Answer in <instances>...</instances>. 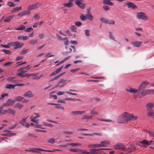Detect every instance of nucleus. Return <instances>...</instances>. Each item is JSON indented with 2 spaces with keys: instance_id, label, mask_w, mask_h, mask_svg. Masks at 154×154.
<instances>
[{
  "instance_id": "nucleus-52",
  "label": "nucleus",
  "mask_w": 154,
  "mask_h": 154,
  "mask_svg": "<svg viewBox=\"0 0 154 154\" xmlns=\"http://www.w3.org/2000/svg\"><path fill=\"white\" fill-rule=\"evenodd\" d=\"M8 93H5V94H2L0 96V100H2L3 98H4L5 97L8 96Z\"/></svg>"
},
{
  "instance_id": "nucleus-15",
  "label": "nucleus",
  "mask_w": 154,
  "mask_h": 154,
  "mask_svg": "<svg viewBox=\"0 0 154 154\" xmlns=\"http://www.w3.org/2000/svg\"><path fill=\"white\" fill-rule=\"evenodd\" d=\"M25 69V68L23 67L19 69L17 72H18L17 73V75L18 76H21L24 73L27 72V70H24L23 69Z\"/></svg>"
},
{
  "instance_id": "nucleus-32",
  "label": "nucleus",
  "mask_w": 154,
  "mask_h": 154,
  "mask_svg": "<svg viewBox=\"0 0 154 154\" xmlns=\"http://www.w3.org/2000/svg\"><path fill=\"white\" fill-rule=\"evenodd\" d=\"M68 145L71 146H80L82 145V144L77 143H69L68 144Z\"/></svg>"
},
{
  "instance_id": "nucleus-54",
  "label": "nucleus",
  "mask_w": 154,
  "mask_h": 154,
  "mask_svg": "<svg viewBox=\"0 0 154 154\" xmlns=\"http://www.w3.org/2000/svg\"><path fill=\"white\" fill-rule=\"evenodd\" d=\"M28 136L29 137H31L32 138H36L37 137V136L34 134H33L29 133L28 134Z\"/></svg>"
},
{
  "instance_id": "nucleus-53",
  "label": "nucleus",
  "mask_w": 154,
  "mask_h": 154,
  "mask_svg": "<svg viewBox=\"0 0 154 154\" xmlns=\"http://www.w3.org/2000/svg\"><path fill=\"white\" fill-rule=\"evenodd\" d=\"M40 15L38 14H35L33 17V18L36 19H38L40 18Z\"/></svg>"
},
{
  "instance_id": "nucleus-22",
  "label": "nucleus",
  "mask_w": 154,
  "mask_h": 154,
  "mask_svg": "<svg viewBox=\"0 0 154 154\" xmlns=\"http://www.w3.org/2000/svg\"><path fill=\"white\" fill-rule=\"evenodd\" d=\"M93 118V116L92 115H84L82 117V120H88L91 119Z\"/></svg>"
},
{
  "instance_id": "nucleus-58",
  "label": "nucleus",
  "mask_w": 154,
  "mask_h": 154,
  "mask_svg": "<svg viewBox=\"0 0 154 154\" xmlns=\"http://www.w3.org/2000/svg\"><path fill=\"white\" fill-rule=\"evenodd\" d=\"M8 134L9 135H8V136L10 137L12 136H14L16 135V134L14 133H12L10 131H8Z\"/></svg>"
},
{
  "instance_id": "nucleus-4",
  "label": "nucleus",
  "mask_w": 154,
  "mask_h": 154,
  "mask_svg": "<svg viewBox=\"0 0 154 154\" xmlns=\"http://www.w3.org/2000/svg\"><path fill=\"white\" fill-rule=\"evenodd\" d=\"M125 90L128 92L134 93L133 96L134 99H136L139 94V93H137V90L136 89L130 88L129 89H126Z\"/></svg>"
},
{
  "instance_id": "nucleus-47",
  "label": "nucleus",
  "mask_w": 154,
  "mask_h": 154,
  "mask_svg": "<svg viewBox=\"0 0 154 154\" xmlns=\"http://www.w3.org/2000/svg\"><path fill=\"white\" fill-rule=\"evenodd\" d=\"M25 29V27L23 25H21L20 27L15 29L17 30H23Z\"/></svg>"
},
{
  "instance_id": "nucleus-30",
  "label": "nucleus",
  "mask_w": 154,
  "mask_h": 154,
  "mask_svg": "<svg viewBox=\"0 0 154 154\" xmlns=\"http://www.w3.org/2000/svg\"><path fill=\"white\" fill-rule=\"evenodd\" d=\"M14 16V15L9 16L6 18L4 20V21L5 22H9L13 19Z\"/></svg>"
},
{
  "instance_id": "nucleus-56",
  "label": "nucleus",
  "mask_w": 154,
  "mask_h": 154,
  "mask_svg": "<svg viewBox=\"0 0 154 154\" xmlns=\"http://www.w3.org/2000/svg\"><path fill=\"white\" fill-rule=\"evenodd\" d=\"M43 124L44 125L48 127H52L53 126V125L52 124L48 123L45 122H44L43 123Z\"/></svg>"
},
{
  "instance_id": "nucleus-41",
  "label": "nucleus",
  "mask_w": 154,
  "mask_h": 154,
  "mask_svg": "<svg viewBox=\"0 0 154 154\" xmlns=\"http://www.w3.org/2000/svg\"><path fill=\"white\" fill-rule=\"evenodd\" d=\"M95 109V108H94L92 110H91V111L90 112V113L91 115H97L98 114V112H97L95 111H94V110Z\"/></svg>"
},
{
  "instance_id": "nucleus-62",
  "label": "nucleus",
  "mask_w": 154,
  "mask_h": 154,
  "mask_svg": "<svg viewBox=\"0 0 154 154\" xmlns=\"http://www.w3.org/2000/svg\"><path fill=\"white\" fill-rule=\"evenodd\" d=\"M96 149L97 150H96L97 152V154H100L103 152V149L102 148Z\"/></svg>"
},
{
  "instance_id": "nucleus-55",
  "label": "nucleus",
  "mask_w": 154,
  "mask_h": 154,
  "mask_svg": "<svg viewBox=\"0 0 154 154\" xmlns=\"http://www.w3.org/2000/svg\"><path fill=\"white\" fill-rule=\"evenodd\" d=\"M80 18L82 20H85L86 19V17L84 14H82L80 16Z\"/></svg>"
},
{
  "instance_id": "nucleus-63",
  "label": "nucleus",
  "mask_w": 154,
  "mask_h": 154,
  "mask_svg": "<svg viewBox=\"0 0 154 154\" xmlns=\"http://www.w3.org/2000/svg\"><path fill=\"white\" fill-rule=\"evenodd\" d=\"M109 33H110L109 35V38L112 39L116 41L114 36L113 35H112V33L110 32H109Z\"/></svg>"
},
{
  "instance_id": "nucleus-5",
  "label": "nucleus",
  "mask_w": 154,
  "mask_h": 154,
  "mask_svg": "<svg viewBox=\"0 0 154 154\" xmlns=\"http://www.w3.org/2000/svg\"><path fill=\"white\" fill-rule=\"evenodd\" d=\"M83 0H75V3L81 8L84 9L86 5L83 3Z\"/></svg>"
},
{
  "instance_id": "nucleus-34",
  "label": "nucleus",
  "mask_w": 154,
  "mask_h": 154,
  "mask_svg": "<svg viewBox=\"0 0 154 154\" xmlns=\"http://www.w3.org/2000/svg\"><path fill=\"white\" fill-rule=\"evenodd\" d=\"M18 39L19 40H25L28 39V37L27 36H20L18 37Z\"/></svg>"
},
{
  "instance_id": "nucleus-18",
  "label": "nucleus",
  "mask_w": 154,
  "mask_h": 154,
  "mask_svg": "<svg viewBox=\"0 0 154 154\" xmlns=\"http://www.w3.org/2000/svg\"><path fill=\"white\" fill-rule=\"evenodd\" d=\"M85 111H72L71 112V114L73 115H81L82 113H85Z\"/></svg>"
},
{
  "instance_id": "nucleus-57",
  "label": "nucleus",
  "mask_w": 154,
  "mask_h": 154,
  "mask_svg": "<svg viewBox=\"0 0 154 154\" xmlns=\"http://www.w3.org/2000/svg\"><path fill=\"white\" fill-rule=\"evenodd\" d=\"M103 8L105 11H108L110 9V8L108 6L106 5H104L103 6Z\"/></svg>"
},
{
  "instance_id": "nucleus-36",
  "label": "nucleus",
  "mask_w": 154,
  "mask_h": 154,
  "mask_svg": "<svg viewBox=\"0 0 154 154\" xmlns=\"http://www.w3.org/2000/svg\"><path fill=\"white\" fill-rule=\"evenodd\" d=\"M24 99V98L23 97L18 96L15 98V100L17 101H21Z\"/></svg>"
},
{
  "instance_id": "nucleus-43",
  "label": "nucleus",
  "mask_w": 154,
  "mask_h": 154,
  "mask_svg": "<svg viewBox=\"0 0 154 154\" xmlns=\"http://www.w3.org/2000/svg\"><path fill=\"white\" fill-rule=\"evenodd\" d=\"M55 139L54 138H50L48 140L47 142L51 144H53L55 142Z\"/></svg>"
},
{
  "instance_id": "nucleus-1",
  "label": "nucleus",
  "mask_w": 154,
  "mask_h": 154,
  "mask_svg": "<svg viewBox=\"0 0 154 154\" xmlns=\"http://www.w3.org/2000/svg\"><path fill=\"white\" fill-rule=\"evenodd\" d=\"M129 113L125 112L119 116L117 119L118 123H125L129 121Z\"/></svg>"
},
{
  "instance_id": "nucleus-11",
  "label": "nucleus",
  "mask_w": 154,
  "mask_h": 154,
  "mask_svg": "<svg viewBox=\"0 0 154 154\" xmlns=\"http://www.w3.org/2000/svg\"><path fill=\"white\" fill-rule=\"evenodd\" d=\"M63 68V66L60 67L59 69H56L55 71L51 73L49 75L50 77H52L54 75H55L59 73L61 71L62 69Z\"/></svg>"
},
{
  "instance_id": "nucleus-28",
  "label": "nucleus",
  "mask_w": 154,
  "mask_h": 154,
  "mask_svg": "<svg viewBox=\"0 0 154 154\" xmlns=\"http://www.w3.org/2000/svg\"><path fill=\"white\" fill-rule=\"evenodd\" d=\"M129 116H130L129 117V121L130 120H135L137 118V116H134L132 114L129 113Z\"/></svg>"
},
{
  "instance_id": "nucleus-20",
  "label": "nucleus",
  "mask_w": 154,
  "mask_h": 154,
  "mask_svg": "<svg viewBox=\"0 0 154 154\" xmlns=\"http://www.w3.org/2000/svg\"><path fill=\"white\" fill-rule=\"evenodd\" d=\"M31 14L30 12H29L28 10L25 11L18 14V16H22L25 15H28Z\"/></svg>"
},
{
  "instance_id": "nucleus-31",
  "label": "nucleus",
  "mask_w": 154,
  "mask_h": 154,
  "mask_svg": "<svg viewBox=\"0 0 154 154\" xmlns=\"http://www.w3.org/2000/svg\"><path fill=\"white\" fill-rule=\"evenodd\" d=\"M15 86V85H13L10 84H7L5 86V88L6 89H14Z\"/></svg>"
},
{
  "instance_id": "nucleus-25",
  "label": "nucleus",
  "mask_w": 154,
  "mask_h": 154,
  "mask_svg": "<svg viewBox=\"0 0 154 154\" xmlns=\"http://www.w3.org/2000/svg\"><path fill=\"white\" fill-rule=\"evenodd\" d=\"M147 109L151 110L152 107H154V103H149L147 104L146 106Z\"/></svg>"
},
{
  "instance_id": "nucleus-12",
  "label": "nucleus",
  "mask_w": 154,
  "mask_h": 154,
  "mask_svg": "<svg viewBox=\"0 0 154 154\" xmlns=\"http://www.w3.org/2000/svg\"><path fill=\"white\" fill-rule=\"evenodd\" d=\"M149 84V82L146 81L143 82L139 85V89L140 90V89H144Z\"/></svg>"
},
{
  "instance_id": "nucleus-48",
  "label": "nucleus",
  "mask_w": 154,
  "mask_h": 154,
  "mask_svg": "<svg viewBox=\"0 0 154 154\" xmlns=\"http://www.w3.org/2000/svg\"><path fill=\"white\" fill-rule=\"evenodd\" d=\"M100 20L102 21L103 23H104L106 24H108V21L105 18H102L100 19Z\"/></svg>"
},
{
  "instance_id": "nucleus-45",
  "label": "nucleus",
  "mask_w": 154,
  "mask_h": 154,
  "mask_svg": "<svg viewBox=\"0 0 154 154\" xmlns=\"http://www.w3.org/2000/svg\"><path fill=\"white\" fill-rule=\"evenodd\" d=\"M7 5L10 7H14L16 5L14 4L12 2H8Z\"/></svg>"
},
{
  "instance_id": "nucleus-27",
  "label": "nucleus",
  "mask_w": 154,
  "mask_h": 154,
  "mask_svg": "<svg viewBox=\"0 0 154 154\" xmlns=\"http://www.w3.org/2000/svg\"><path fill=\"white\" fill-rule=\"evenodd\" d=\"M140 143L143 144L144 146L149 145V144L148 143V141L146 140H143L142 141H140Z\"/></svg>"
},
{
  "instance_id": "nucleus-37",
  "label": "nucleus",
  "mask_w": 154,
  "mask_h": 154,
  "mask_svg": "<svg viewBox=\"0 0 154 154\" xmlns=\"http://www.w3.org/2000/svg\"><path fill=\"white\" fill-rule=\"evenodd\" d=\"M70 151L72 152H82V150L80 149L77 148V149H70Z\"/></svg>"
},
{
  "instance_id": "nucleus-40",
  "label": "nucleus",
  "mask_w": 154,
  "mask_h": 154,
  "mask_svg": "<svg viewBox=\"0 0 154 154\" xmlns=\"http://www.w3.org/2000/svg\"><path fill=\"white\" fill-rule=\"evenodd\" d=\"M128 149L130 150L128 151L129 152H132L136 149V147L134 146H132L130 148H128Z\"/></svg>"
},
{
  "instance_id": "nucleus-8",
  "label": "nucleus",
  "mask_w": 154,
  "mask_h": 154,
  "mask_svg": "<svg viewBox=\"0 0 154 154\" xmlns=\"http://www.w3.org/2000/svg\"><path fill=\"white\" fill-rule=\"evenodd\" d=\"M34 114L36 115L35 116H31L30 118V120L31 122H33L35 123H38V120H36L35 119L39 117L40 116V114H37L36 113H34Z\"/></svg>"
},
{
  "instance_id": "nucleus-7",
  "label": "nucleus",
  "mask_w": 154,
  "mask_h": 154,
  "mask_svg": "<svg viewBox=\"0 0 154 154\" xmlns=\"http://www.w3.org/2000/svg\"><path fill=\"white\" fill-rule=\"evenodd\" d=\"M137 17L139 19H142L143 20H147L148 18L145 15V14L142 12L138 13L137 14Z\"/></svg>"
},
{
  "instance_id": "nucleus-38",
  "label": "nucleus",
  "mask_w": 154,
  "mask_h": 154,
  "mask_svg": "<svg viewBox=\"0 0 154 154\" xmlns=\"http://www.w3.org/2000/svg\"><path fill=\"white\" fill-rule=\"evenodd\" d=\"M148 116L150 117L154 116V113L152 110L148 109Z\"/></svg>"
},
{
  "instance_id": "nucleus-26",
  "label": "nucleus",
  "mask_w": 154,
  "mask_h": 154,
  "mask_svg": "<svg viewBox=\"0 0 154 154\" xmlns=\"http://www.w3.org/2000/svg\"><path fill=\"white\" fill-rule=\"evenodd\" d=\"M88 13L89 14L86 15V19L90 20L92 21L93 19V17L91 15V14L90 13L89 11H88Z\"/></svg>"
},
{
  "instance_id": "nucleus-2",
  "label": "nucleus",
  "mask_w": 154,
  "mask_h": 154,
  "mask_svg": "<svg viewBox=\"0 0 154 154\" xmlns=\"http://www.w3.org/2000/svg\"><path fill=\"white\" fill-rule=\"evenodd\" d=\"M26 151H29L35 153H40V151H43L46 152H52L53 151L51 150H48L47 149H43L40 148H30L29 150H26Z\"/></svg>"
},
{
  "instance_id": "nucleus-39",
  "label": "nucleus",
  "mask_w": 154,
  "mask_h": 154,
  "mask_svg": "<svg viewBox=\"0 0 154 154\" xmlns=\"http://www.w3.org/2000/svg\"><path fill=\"white\" fill-rule=\"evenodd\" d=\"M73 3L72 2H69L68 3H65L64 5L67 7L70 8L73 6Z\"/></svg>"
},
{
  "instance_id": "nucleus-50",
  "label": "nucleus",
  "mask_w": 154,
  "mask_h": 154,
  "mask_svg": "<svg viewBox=\"0 0 154 154\" xmlns=\"http://www.w3.org/2000/svg\"><path fill=\"white\" fill-rule=\"evenodd\" d=\"M70 29L73 31L76 32L77 28L76 26L74 25H72L70 27Z\"/></svg>"
},
{
  "instance_id": "nucleus-3",
  "label": "nucleus",
  "mask_w": 154,
  "mask_h": 154,
  "mask_svg": "<svg viewBox=\"0 0 154 154\" xmlns=\"http://www.w3.org/2000/svg\"><path fill=\"white\" fill-rule=\"evenodd\" d=\"M68 82L66 79H60L56 86V87H58L59 88H61L66 85Z\"/></svg>"
},
{
  "instance_id": "nucleus-61",
  "label": "nucleus",
  "mask_w": 154,
  "mask_h": 154,
  "mask_svg": "<svg viewBox=\"0 0 154 154\" xmlns=\"http://www.w3.org/2000/svg\"><path fill=\"white\" fill-rule=\"evenodd\" d=\"M147 132L149 134L150 136L153 137L154 134V132L151 131H148Z\"/></svg>"
},
{
  "instance_id": "nucleus-13",
  "label": "nucleus",
  "mask_w": 154,
  "mask_h": 154,
  "mask_svg": "<svg viewBox=\"0 0 154 154\" xmlns=\"http://www.w3.org/2000/svg\"><path fill=\"white\" fill-rule=\"evenodd\" d=\"M66 52H65L66 53H69L71 52L72 51V48L73 49L74 51H75V47L74 46H66Z\"/></svg>"
},
{
  "instance_id": "nucleus-33",
  "label": "nucleus",
  "mask_w": 154,
  "mask_h": 154,
  "mask_svg": "<svg viewBox=\"0 0 154 154\" xmlns=\"http://www.w3.org/2000/svg\"><path fill=\"white\" fill-rule=\"evenodd\" d=\"M23 106V105L22 104L18 103L16 104L14 106V107L18 108L19 109H21Z\"/></svg>"
},
{
  "instance_id": "nucleus-24",
  "label": "nucleus",
  "mask_w": 154,
  "mask_h": 154,
  "mask_svg": "<svg viewBox=\"0 0 154 154\" xmlns=\"http://www.w3.org/2000/svg\"><path fill=\"white\" fill-rule=\"evenodd\" d=\"M48 104L49 105H57V106H56V108L62 109L63 110H64V107L63 106H60L59 104L53 103H48Z\"/></svg>"
},
{
  "instance_id": "nucleus-16",
  "label": "nucleus",
  "mask_w": 154,
  "mask_h": 154,
  "mask_svg": "<svg viewBox=\"0 0 154 154\" xmlns=\"http://www.w3.org/2000/svg\"><path fill=\"white\" fill-rule=\"evenodd\" d=\"M125 5H128V8H132V9L137 8V6L135 4L131 2H128L126 3Z\"/></svg>"
},
{
  "instance_id": "nucleus-42",
  "label": "nucleus",
  "mask_w": 154,
  "mask_h": 154,
  "mask_svg": "<svg viewBox=\"0 0 154 154\" xmlns=\"http://www.w3.org/2000/svg\"><path fill=\"white\" fill-rule=\"evenodd\" d=\"M15 112V111L13 109H8V113L14 115Z\"/></svg>"
},
{
  "instance_id": "nucleus-10",
  "label": "nucleus",
  "mask_w": 154,
  "mask_h": 154,
  "mask_svg": "<svg viewBox=\"0 0 154 154\" xmlns=\"http://www.w3.org/2000/svg\"><path fill=\"white\" fill-rule=\"evenodd\" d=\"M15 100H13L11 99H8L6 103L3 104V106H13L14 104Z\"/></svg>"
},
{
  "instance_id": "nucleus-19",
  "label": "nucleus",
  "mask_w": 154,
  "mask_h": 154,
  "mask_svg": "<svg viewBox=\"0 0 154 154\" xmlns=\"http://www.w3.org/2000/svg\"><path fill=\"white\" fill-rule=\"evenodd\" d=\"M24 44L23 43H20L16 41L15 46L14 48V49L21 48L23 45Z\"/></svg>"
},
{
  "instance_id": "nucleus-60",
  "label": "nucleus",
  "mask_w": 154,
  "mask_h": 154,
  "mask_svg": "<svg viewBox=\"0 0 154 154\" xmlns=\"http://www.w3.org/2000/svg\"><path fill=\"white\" fill-rule=\"evenodd\" d=\"M99 120L100 121H104V122H112V120H110V119H99Z\"/></svg>"
},
{
  "instance_id": "nucleus-14",
  "label": "nucleus",
  "mask_w": 154,
  "mask_h": 154,
  "mask_svg": "<svg viewBox=\"0 0 154 154\" xmlns=\"http://www.w3.org/2000/svg\"><path fill=\"white\" fill-rule=\"evenodd\" d=\"M38 6L37 5V4H33L29 5L27 8V10L29 12L32 10L38 8Z\"/></svg>"
},
{
  "instance_id": "nucleus-64",
  "label": "nucleus",
  "mask_w": 154,
  "mask_h": 154,
  "mask_svg": "<svg viewBox=\"0 0 154 154\" xmlns=\"http://www.w3.org/2000/svg\"><path fill=\"white\" fill-rule=\"evenodd\" d=\"M16 42H11L8 43V44L12 46H15Z\"/></svg>"
},
{
  "instance_id": "nucleus-21",
  "label": "nucleus",
  "mask_w": 154,
  "mask_h": 154,
  "mask_svg": "<svg viewBox=\"0 0 154 154\" xmlns=\"http://www.w3.org/2000/svg\"><path fill=\"white\" fill-rule=\"evenodd\" d=\"M142 42L140 41H137L136 42H131V44L134 46L136 47H139L142 44Z\"/></svg>"
},
{
  "instance_id": "nucleus-49",
  "label": "nucleus",
  "mask_w": 154,
  "mask_h": 154,
  "mask_svg": "<svg viewBox=\"0 0 154 154\" xmlns=\"http://www.w3.org/2000/svg\"><path fill=\"white\" fill-rule=\"evenodd\" d=\"M2 51L4 52V53L6 54H11V51L9 50L3 49L2 50Z\"/></svg>"
},
{
  "instance_id": "nucleus-51",
  "label": "nucleus",
  "mask_w": 154,
  "mask_h": 154,
  "mask_svg": "<svg viewBox=\"0 0 154 154\" xmlns=\"http://www.w3.org/2000/svg\"><path fill=\"white\" fill-rule=\"evenodd\" d=\"M85 33L86 36H88L90 35V30L89 29H85Z\"/></svg>"
},
{
  "instance_id": "nucleus-29",
  "label": "nucleus",
  "mask_w": 154,
  "mask_h": 154,
  "mask_svg": "<svg viewBox=\"0 0 154 154\" xmlns=\"http://www.w3.org/2000/svg\"><path fill=\"white\" fill-rule=\"evenodd\" d=\"M102 147L106 146V145L109 144V142L108 140L102 141L100 142Z\"/></svg>"
},
{
  "instance_id": "nucleus-35",
  "label": "nucleus",
  "mask_w": 154,
  "mask_h": 154,
  "mask_svg": "<svg viewBox=\"0 0 154 154\" xmlns=\"http://www.w3.org/2000/svg\"><path fill=\"white\" fill-rule=\"evenodd\" d=\"M146 94H154V90L153 89H147L146 90Z\"/></svg>"
},
{
  "instance_id": "nucleus-6",
  "label": "nucleus",
  "mask_w": 154,
  "mask_h": 154,
  "mask_svg": "<svg viewBox=\"0 0 154 154\" xmlns=\"http://www.w3.org/2000/svg\"><path fill=\"white\" fill-rule=\"evenodd\" d=\"M28 117L27 116L25 118L23 119L20 121L19 123L26 128H28L30 126V124L26 122V119Z\"/></svg>"
},
{
  "instance_id": "nucleus-59",
  "label": "nucleus",
  "mask_w": 154,
  "mask_h": 154,
  "mask_svg": "<svg viewBox=\"0 0 154 154\" xmlns=\"http://www.w3.org/2000/svg\"><path fill=\"white\" fill-rule=\"evenodd\" d=\"M33 30L32 28L30 27L28 28H27L25 29V31L26 32H30Z\"/></svg>"
},
{
  "instance_id": "nucleus-23",
  "label": "nucleus",
  "mask_w": 154,
  "mask_h": 154,
  "mask_svg": "<svg viewBox=\"0 0 154 154\" xmlns=\"http://www.w3.org/2000/svg\"><path fill=\"white\" fill-rule=\"evenodd\" d=\"M110 0H104L103 1V3L105 4L109 5H113V3L110 1Z\"/></svg>"
},
{
  "instance_id": "nucleus-9",
  "label": "nucleus",
  "mask_w": 154,
  "mask_h": 154,
  "mask_svg": "<svg viewBox=\"0 0 154 154\" xmlns=\"http://www.w3.org/2000/svg\"><path fill=\"white\" fill-rule=\"evenodd\" d=\"M114 148L116 149H120L121 150H125L126 148L122 144H118L115 146Z\"/></svg>"
},
{
  "instance_id": "nucleus-44",
  "label": "nucleus",
  "mask_w": 154,
  "mask_h": 154,
  "mask_svg": "<svg viewBox=\"0 0 154 154\" xmlns=\"http://www.w3.org/2000/svg\"><path fill=\"white\" fill-rule=\"evenodd\" d=\"M37 42V40H32L29 41V43L30 44L32 45H34Z\"/></svg>"
},
{
  "instance_id": "nucleus-46",
  "label": "nucleus",
  "mask_w": 154,
  "mask_h": 154,
  "mask_svg": "<svg viewBox=\"0 0 154 154\" xmlns=\"http://www.w3.org/2000/svg\"><path fill=\"white\" fill-rule=\"evenodd\" d=\"M21 9V7H16V8H14L13 10L12 11V12H14L16 11H18L19 10Z\"/></svg>"
},
{
  "instance_id": "nucleus-17",
  "label": "nucleus",
  "mask_w": 154,
  "mask_h": 154,
  "mask_svg": "<svg viewBox=\"0 0 154 154\" xmlns=\"http://www.w3.org/2000/svg\"><path fill=\"white\" fill-rule=\"evenodd\" d=\"M23 96L25 97L31 98L34 96L33 94L32 93V92L30 91H29L27 92H25L23 94Z\"/></svg>"
}]
</instances>
